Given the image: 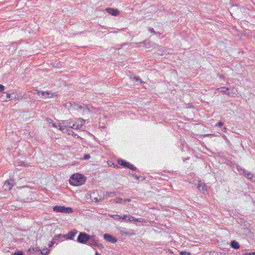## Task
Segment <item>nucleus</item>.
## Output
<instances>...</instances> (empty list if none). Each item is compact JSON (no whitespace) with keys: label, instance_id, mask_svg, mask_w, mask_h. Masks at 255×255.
Instances as JSON below:
<instances>
[{"label":"nucleus","instance_id":"obj_7","mask_svg":"<svg viewBox=\"0 0 255 255\" xmlns=\"http://www.w3.org/2000/svg\"><path fill=\"white\" fill-rule=\"evenodd\" d=\"M89 241L90 242L87 244L93 248L97 247L101 248L103 246L100 243L99 241L96 239L94 237H91V239H90Z\"/></svg>","mask_w":255,"mask_h":255},{"label":"nucleus","instance_id":"obj_14","mask_svg":"<svg viewBox=\"0 0 255 255\" xmlns=\"http://www.w3.org/2000/svg\"><path fill=\"white\" fill-rule=\"evenodd\" d=\"M128 220L129 221H135L140 223H142L143 221V219L142 218H135L134 217L130 215H128Z\"/></svg>","mask_w":255,"mask_h":255},{"label":"nucleus","instance_id":"obj_15","mask_svg":"<svg viewBox=\"0 0 255 255\" xmlns=\"http://www.w3.org/2000/svg\"><path fill=\"white\" fill-rule=\"evenodd\" d=\"M230 245L234 249H239L240 247L239 243L235 240L232 241Z\"/></svg>","mask_w":255,"mask_h":255},{"label":"nucleus","instance_id":"obj_17","mask_svg":"<svg viewBox=\"0 0 255 255\" xmlns=\"http://www.w3.org/2000/svg\"><path fill=\"white\" fill-rule=\"evenodd\" d=\"M53 93H51L49 92H41V95L45 98H51L53 96Z\"/></svg>","mask_w":255,"mask_h":255},{"label":"nucleus","instance_id":"obj_3","mask_svg":"<svg viewBox=\"0 0 255 255\" xmlns=\"http://www.w3.org/2000/svg\"><path fill=\"white\" fill-rule=\"evenodd\" d=\"M91 237L85 232H80L78 236L77 241L81 244H87V242L91 239Z\"/></svg>","mask_w":255,"mask_h":255},{"label":"nucleus","instance_id":"obj_20","mask_svg":"<svg viewBox=\"0 0 255 255\" xmlns=\"http://www.w3.org/2000/svg\"><path fill=\"white\" fill-rule=\"evenodd\" d=\"M237 90H234L233 89L231 92L228 91V93H227V95L231 96V97H235V96L237 95Z\"/></svg>","mask_w":255,"mask_h":255},{"label":"nucleus","instance_id":"obj_48","mask_svg":"<svg viewBox=\"0 0 255 255\" xmlns=\"http://www.w3.org/2000/svg\"><path fill=\"white\" fill-rule=\"evenodd\" d=\"M95 255H101L100 254H99L98 252H96Z\"/></svg>","mask_w":255,"mask_h":255},{"label":"nucleus","instance_id":"obj_35","mask_svg":"<svg viewBox=\"0 0 255 255\" xmlns=\"http://www.w3.org/2000/svg\"><path fill=\"white\" fill-rule=\"evenodd\" d=\"M71 128H68V131L66 132L68 134H73V131L71 129Z\"/></svg>","mask_w":255,"mask_h":255},{"label":"nucleus","instance_id":"obj_46","mask_svg":"<svg viewBox=\"0 0 255 255\" xmlns=\"http://www.w3.org/2000/svg\"><path fill=\"white\" fill-rule=\"evenodd\" d=\"M52 124V127H53L54 128H57V125L55 123L53 122Z\"/></svg>","mask_w":255,"mask_h":255},{"label":"nucleus","instance_id":"obj_9","mask_svg":"<svg viewBox=\"0 0 255 255\" xmlns=\"http://www.w3.org/2000/svg\"><path fill=\"white\" fill-rule=\"evenodd\" d=\"M78 231L76 229H73L69 232L67 234L63 235V238L66 240H73L75 235L78 233Z\"/></svg>","mask_w":255,"mask_h":255},{"label":"nucleus","instance_id":"obj_21","mask_svg":"<svg viewBox=\"0 0 255 255\" xmlns=\"http://www.w3.org/2000/svg\"><path fill=\"white\" fill-rule=\"evenodd\" d=\"M61 238H63V235L58 234L54 237L53 240L54 241H60Z\"/></svg>","mask_w":255,"mask_h":255},{"label":"nucleus","instance_id":"obj_31","mask_svg":"<svg viewBox=\"0 0 255 255\" xmlns=\"http://www.w3.org/2000/svg\"><path fill=\"white\" fill-rule=\"evenodd\" d=\"M128 215H125L123 216H121V219L125 220H128Z\"/></svg>","mask_w":255,"mask_h":255},{"label":"nucleus","instance_id":"obj_49","mask_svg":"<svg viewBox=\"0 0 255 255\" xmlns=\"http://www.w3.org/2000/svg\"><path fill=\"white\" fill-rule=\"evenodd\" d=\"M146 41H147L146 40H145V41H143V42H142V43H145V42H146Z\"/></svg>","mask_w":255,"mask_h":255},{"label":"nucleus","instance_id":"obj_36","mask_svg":"<svg viewBox=\"0 0 255 255\" xmlns=\"http://www.w3.org/2000/svg\"><path fill=\"white\" fill-rule=\"evenodd\" d=\"M148 30L151 32V33H152L153 34H155V31H154V29L152 27H149L148 28Z\"/></svg>","mask_w":255,"mask_h":255},{"label":"nucleus","instance_id":"obj_29","mask_svg":"<svg viewBox=\"0 0 255 255\" xmlns=\"http://www.w3.org/2000/svg\"><path fill=\"white\" fill-rule=\"evenodd\" d=\"M180 255H191V253L190 252H181L180 253Z\"/></svg>","mask_w":255,"mask_h":255},{"label":"nucleus","instance_id":"obj_44","mask_svg":"<svg viewBox=\"0 0 255 255\" xmlns=\"http://www.w3.org/2000/svg\"><path fill=\"white\" fill-rule=\"evenodd\" d=\"M20 98H21V97H19L14 96V97H12V99H15V100H19Z\"/></svg>","mask_w":255,"mask_h":255},{"label":"nucleus","instance_id":"obj_26","mask_svg":"<svg viewBox=\"0 0 255 255\" xmlns=\"http://www.w3.org/2000/svg\"><path fill=\"white\" fill-rule=\"evenodd\" d=\"M18 165L23 166L25 167L28 166L29 165L27 163H25L23 161H19L18 163Z\"/></svg>","mask_w":255,"mask_h":255},{"label":"nucleus","instance_id":"obj_22","mask_svg":"<svg viewBox=\"0 0 255 255\" xmlns=\"http://www.w3.org/2000/svg\"><path fill=\"white\" fill-rule=\"evenodd\" d=\"M81 104V103H78V102H73L72 104H71V106L72 107V108L75 109V108H78L79 106H80V105Z\"/></svg>","mask_w":255,"mask_h":255},{"label":"nucleus","instance_id":"obj_25","mask_svg":"<svg viewBox=\"0 0 255 255\" xmlns=\"http://www.w3.org/2000/svg\"><path fill=\"white\" fill-rule=\"evenodd\" d=\"M131 79H132V77H131ZM133 79H134L136 81L139 82L140 83H142V81L138 76H134L133 77Z\"/></svg>","mask_w":255,"mask_h":255},{"label":"nucleus","instance_id":"obj_2","mask_svg":"<svg viewBox=\"0 0 255 255\" xmlns=\"http://www.w3.org/2000/svg\"><path fill=\"white\" fill-rule=\"evenodd\" d=\"M84 182L83 177L82 174L80 173L74 174L71 176V180L70 183L73 185L78 186L82 185Z\"/></svg>","mask_w":255,"mask_h":255},{"label":"nucleus","instance_id":"obj_27","mask_svg":"<svg viewBox=\"0 0 255 255\" xmlns=\"http://www.w3.org/2000/svg\"><path fill=\"white\" fill-rule=\"evenodd\" d=\"M114 200L117 203H121L123 199L121 197H117Z\"/></svg>","mask_w":255,"mask_h":255},{"label":"nucleus","instance_id":"obj_37","mask_svg":"<svg viewBox=\"0 0 255 255\" xmlns=\"http://www.w3.org/2000/svg\"><path fill=\"white\" fill-rule=\"evenodd\" d=\"M13 255H23V253L21 251L15 252Z\"/></svg>","mask_w":255,"mask_h":255},{"label":"nucleus","instance_id":"obj_50","mask_svg":"<svg viewBox=\"0 0 255 255\" xmlns=\"http://www.w3.org/2000/svg\"><path fill=\"white\" fill-rule=\"evenodd\" d=\"M254 181H255V180H254Z\"/></svg>","mask_w":255,"mask_h":255},{"label":"nucleus","instance_id":"obj_42","mask_svg":"<svg viewBox=\"0 0 255 255\" xmlns=\"http://www.w3.org/2000/svg\"><path fill=\"white\" fill-rule=\"evenodd\" d=\"M108 194L109 196L112 197V196H114V195H115V192H110V193H108Z\"/></svg>","mask_w":255,"mask_h":255},{"label":"nucleus","instance_id":"obj_5","mask_svg":"<svg viewBox=\"0 0 255 255\" xmlns=\"http://www.w3.org/2000/svg\"><path fill=\"white\" fill-rule=\"evenodd\" d=\"M53 211L58 213H72L73 210L71 207H66L62 206H55L53 207Z\"/></svg>","mask_w":255,"mask_h":255},{"label":"nucleus","instance_id":"obj_6","mask_svg":"<svg viewBox=\"0 0 255 255\" xmlns=\"http://www.w3.org/2000/svg\"><path fill=\"white\" fill-rule=\"evenodd\" d=\"M85 120L82 118L76 119L73 120V129H78L80 128L85 124Z\"/></svg>","mask_w":255,"mask_h":255},{"label":"nucleus","instance_id":"obj_16","mask_svg":"<svg viewBox=\"0 0 255 255\" xmlns=\"http://www.w3.org/2000/svg\"><path fill=\"white\" fill-rule=\"evenodd\" d=\"M39 251H40V250L37 248H30L27 250V253L29 254H33L35 253H36V252H39Z\"/></svg>","mask_w":255,"mask_h":255},{"label":"nucleus","instance_id":"obj_34","mask_svg":"<svg viewBox=\"0 0 255 255\" xmlns=\"http://www.w3.org/2000/svg\"><path fill=\"white\" fill-rule=\"evenodd\" d=\"M46 120L49 124H52L53 122V120L50 118H46Z\"/></svg>","mask_w":255,"mask_h":255},{"label":"nucleus","instance_id":"obj_24","mask_svg":"<svg viewBox=\"0 0 255 255\" xmlns=\"http://www.w3.org/2000/svg\"><path fill=\"white\" fill-rule=\"evenodd\" d=\"M111 217L116 220L121 219V216H119L118 215H111Z\"/></svg>","mask_w":255,"mask_h":255},{"label":"nucleus","instance_id":"obj_8","mask_svg":"<svg viewBox=\"0 0 255 255\" xmlns=\"http://www.w3.org/2000/svg\"><path fill=\"white\" fill-rule=\"evenodd\" d=\"M118 162L120 165L123 166L125 167H127L132 170H136V168L133 165L130 164L129 162H127L125 160L120 159L118 160Z\"/></svg>","mask_w":255,"mask_h":255},{"label":"nucleus","instance_id":"obj_47","mask_svg":"<svg viewBox=\"0 0 255 255\" xmlns=\"http://www.w3.org/2000/svg\"><path fill=\"white\" fill-rule=\"evenodd\" d=\"M226 129H227V128H226V127H224V128H223V131H226Z\"/></svg>","mask_w":255,"mask_h":255},{"label":"nucleus","instance_id":"obj_11","mask_svg":"<svg viewBox=\"0 0 255 255\" xmlns=\"http://www.w3.org/2000/svg\"><path fill=\"white\" fill-rule=\"evenodd\" d=\"M197 188L198 189L202 192V193H204L205 191L207 190V187L205 183L199 180L198 181L197 184Z\"/></svg>","mask_w":255,"mask_h":255},{"label":"nucleus","instance_id":"obj_45","mask_svg":"<svg viewBox=\"0 0 255 255\" xmlns=\"http://www.w3.org/2000/svg\"><path fill=\"white\" fill-rule=\"evenodd\" d=\"M124 201L125 202H130L131 201V199L129 198H127V199H126Z\"/></svg>","mask_w":255,"mask_h":255},{"label":"nucleus","instance_id":"obj_10","mask_svg":"<svg viewBox=\"0 0 255 255\" xmlns=\"http://www.w3.org/2000/svg\"><path fill=\"white\" fill-rule=\"evenodd\" d=\"M13 186V180L12 179L7 180L4 182L3 188L5 190H10Z\"/></svg>","mask_w":255,"mask_h":255},{"label":"nucleus","instance_id":"obj_30","mask_svg":"<svg viewBox=\"0 0 255 255\" xmlns=\"http://www.w3.org/2000/svg\"><path fill=\"white\" fill-rule=\"evenodd\" d=\"M90 158V154H85L83 158V159H84V160H87V159H89V158Z\"/></svg>","mask_w":255,"mask_h":255},{"label":"nucleus","instance_id":"obj_33","mask_svg":"<svg viewBox=\"0 0 255 255\" xmlns=\"http://www.w3.org/2000/svg\"><path fill=\"white\" fill-rule=\"evenodd\" d=\"M6 98L9 99V100H12V97H11L10 93H6Z\"/></svg>","mask_w":255,"mask_h":255},{"label":"nucleus","instance_id":"obj_1","mask_svg":"<svg viewBox=\"0 0 255 255\" xmlns=\"http://www.w3.org/2000/svg\"><path fill=\"white\" fill-rule=\"evenodd\" d=\"M72 124V119H69L66 121H62L59 123V129L63 132H67L68 130L67 128H73Z\"/></svg>","mask_w":255,"mask_h":255},{"label":"nucleus","instance_id":"obj_38","mask_svg":"<svg viewBox=\"0 0 255 255\" xmlns=\"http://www.w3.org/2000/svg\"><path fill=\"white\" fill-rule=\"evenodd\" d=\"M54 244H55L54 241H51V242L49 243V244H48V247H49V248H51V247H53V246L54 245Z\"/></svg>","mask_w":255,"mask_h":255},{"label":"nucleus","instance_id":"obj_18","mask_svg":"<svg viewBox=\"0 0 255 255\" xmlns=\"http://www.w3.org/2000/svg\"><path fill=\"white\" fill-rule=\"evenodd\" d=\"M217 90L218 91H219V92H222L226 94H227V93H228V92L229 90V88H226V87H221V88H218Z\"/></svg>","mask_w":255,"mask_h":255},{"label":"nucleus","instance_id":"obj_43","mask_svg":"<svg viewBox=\"0 0 255 255\" xmlns=\"http://www.w3.org/2000/svg\"><path fill=\"white\" fill-rule=\"evenodd\" d=\"M36 93L37 94V95H41V92H43L42 91H39V90H36Z\"/></svg>","mask_w":255,"mask_h":255},{"label":"nucleus","instance_id":"obj_39","mask_svg":"<svg viewBox=\"0 0 255 255\" xmlns=\"http://www.w3.org/2000/svg\"><path fill=\"white\" fill-rule=\"evenodd\" d=\"M242 255H255V252H253V253H245Z\"/></svg>","mask_w":255,"mask_h":255},{"label":"nucleus","instance_id":"obj_13","mask_svg":"<svg viewBox=\"0 0 255 255\" xmlns=\"http://www.w3.org/2000/svg\"><path fill=\"white\" fill-rule=\"evenodd\" d=\"M106 10L109 13L114 16L118 15L119 13V11L117 9L113 8H107Z\"/></svg>","mask_w":255,"mask_h":255},{"label":"nucleus","instance_id":"obj_19","mask_svg":"<svg viewBox=\"0 0 255 255\" xmlns=\"http://www.w3.org/2000/svg\"><path fill=\"white\" fill-rule=\"evenodd\" d=\"M245 176H246V177H247L248 179L250 180H252L253 181H254V178H255V176H254L253 175V174H252L251 172H248L247 173H246L245 174Z\"/></svg>","mask_w":255,"mask_h":255},{"label":"nucleus","instance_id":"obj_32","mask_svg":"<svg viewBox=\"0 0 255 255\" xmlns=\"http://www.w3.org/2000/svg\"><path fill=\"white\" fill-rule=\"evenodd\" d=\"M224 125L223 123L222 122H219L217 123L216 125V126L218 127H221Z\"/></svg>","mask_w":255,"mask_h":255},{"label":"nucleus","instance_id":"obj_40","mask_svg":"<svg viewBox=\"0 0 255 255\" xmlns=\"http://www.w3.org/2000/svg\"><path fill=\"white\" fill-rule=\"evenodd\" d=\"M4 89V87L2 85L0 84V93L2 92Z\"/></svg>","mask_w":255,"mask_h":255},{"label":"nucleus","instance_id":"obj_4","mask_svg":"<svg viewBox=\"0 0 255 255\" xmlns=\"http://www.w3.org/2000/svg\"><path fill=\"white\" fill-rule=\"evenodd\" d=\"M93 108L90 105H85L83 103L78 107V108H75V110L81 112L83 114H88L90 112H93Z\"/></svg>","mask_w":255,"mask_h":255},{"label":"nucleus","instance_id":"obj_28","mask_svg":"<svg viewBox=\"0 0 255 255\" xmlns=\"http://www.w3.org/2000/svg\"><path fill=\"white\" fill-rule=\"evenodd\" d=\"M132 175L135 177L136 179L138 180H142L144 179V178L141 176H137V175L134 174H132Z\"/></svg>","mask_w":255,"mask_h":255},{"label":"nucleus","instance_id":"obj_12","mask_svg":"<svg viewBox=\"0 0 255 255\" xmlns=\"http://www.w3.org/2000/svg\"><path fill=\"white\" fill-rule=\"evenodd\" d=\"M104 238L106 241L112 243H116L117 242V239L107 234L104 235Z\"/></svg>","mask_w":255,"mask_h":255},{"label":"nucleus","instance_id":"obj_41","mask_svg":"<svg viewBox=\"0 0 255 255\" xmlns=\"http://www.w3.org/2000/svg\"><path fill=\"white\" fill-rule=\"evenodd\" d=\"M49 254V251H47L45 253H44L43 252L40 251L41 255H48Z\"/></svg>","mask_w":255,"mask_h":255},{"label":"nucleus","instance_id":"obj_23","mask_svg":"<svg viewBox=\"0 0 255 255\" xmlns=\"http://www.w3.org/2000/svg\"><path fill=\"white\" fill-rule=\"evenodd\" d=\"M237 169L242 174H245L246 173V171L244 169L238 167Z\"/></svg>","mask_w":255,"mask_h":255}]
</instances>
